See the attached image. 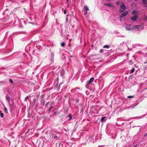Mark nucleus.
<instances>
[{
  "label": "nucleus",
  "mask_w": 147,
  "mask_h": 147,
  "mask_svg": "<svg viewBox=\"0 0 147 147\" xmlns=\"http://www.w3.org/2000/svg\"><path fill=\"white\" fill-rule=\"evenodd\" d=\"M28 96H26L25 99V100L26 101H27V100L28 99Z\"/></svg>",
  "instance_id": "obj_24"
},
{
  "label": "nucleus",
  "mask_w": 147,
  "mask_h": 147,
  "mask_svg": "<svg viewBox=\"0 0 147 147\" xmlns=\"http://www.w3.org/2000/svg\"><path fill=\"white\" fill-rule=\"evenodd\" d=\"M136 105H135L134 106V107H133L132 108V109H133V108H134V107H135V106H136Z\"/></svg>",
  "instance_id": "obj_30"
},
{
  "label": "nucleus",
  "mask_w": 147,
  "mask_h": 147,
  "mask_svg": "<svg viewBox=\"0 0 147 147\" xmlns=\"http://www.w3.org/2000/svg\"><path fill=\"white\" fill-rule=\"evenodd\" d=\"M64 13L65 14L66 13V11L65 10H64Z\"/></svg>",
  "instance_id": "obj_28"
},
{
  "label": "nucleus",
  "mask_w": 147,
  "mask_h": 147,
  "mask_svg": "<svg viewBox=\"0 0 147 147\" xmlns=\"http://www.w3.org/2000/svg\"><path fill=\"white\" fill-rule=\"evenodd\" d=\"M87 11H85V12H84V15H86L87 14Z\"/></svg>",
  "instance_id": "obj_25"
},
{
  "label": "nucleus",
  "mask_w": 147,
  "mask_h": 147,
  "mask_svg": "<svg viewBox=\"0 0 147 147\" xmlns=\"http://www.w3.org/2000/svg\"><path fill=\"white\" fill-rule=\"evenodd\" d=\"M84 9L85 11H87L89 10V9L88 7L86 5L84 6Z\"/></svg>",
  "instance_id": "obj_8"
},
{
  "label": "nucleus",
  "mask_w": 147,
  "mask_h": 147,
  "mask_svg": "<svg viewBox=\"0 0 147 147\" xmlns=\"http://www.w3.org/2000/svg\"><path fill=\"white\" fill-rule=\"evenodd\" d=\"M125 28L127 30H133V26L131 24H127L125 26Z\"/></svg>",
  "instance_id": "obj_3"
},
{
  "label": "nucleus",
  "mask_w": 147,
  "mask_h": 147,
  "mask_svg": "<svg viewBox=\"0 0 147 147\" xmlns=\"http://www.w3.org/2000/svg\"><path fill=\"white\" fill-rule=\"evenodd\" d=\"M143 3L145 5H146L147 4V0H142Z\"/></svg>",
  "instance_id": "obj_9"
},
{
  "label": "nucleus",
  "mask_w": 147,
  "mask_h": 147,
  "mask_svg": "<svg viewBox=\"0 0 147 147\" xmlns=\"http://www.w3.org/2000/svg\"><path fill=\"white\" fill-rule=\"evenodd\" d=\"M104 5L109 7H113V5L110 3H105L104 4Z\"/></svg>",
  "instance_id": "obj_7"
},
{
  "label": "nucleus",
  "mask_w": 147,
  "mask_h": 147,
  "mask_svg": "<svg viewBox=\"0 0 147 147\" xmlns=\"http://www.w3.org/2000/svg\"><path fill=\"white\" fill-rule=\"evenodd\" d=\"M68 116L70 118V119H69V120H70V119H71V118H72L71 115V114H69V115Z\"/></svg>",
  "instance_id": "obj_20"
},
{
  "label": "nucleus",
  "mask_w": 147,
  "mask_h": 147,
  "mask_svg": "<svg viewBox=\"0 0 147 147\" xmlns=\"http://www.w3.org/2000/svg\"><path fill=\"white\" fill-rule=\"evenodd\" d=\"M94 80V78L92 77L90 78V79L87 82L86 86V88H87L88 89H89V85L90 84L92 83L93 82V81Z\"/></svg>",
  "instance_id": "obj_1"
},
{
  "label": "nucleus",
  "mask_w": 147,
  "mask_h": 147,
  "mask_svg": "<svg viewBox=\"0 0 147 147\" xmlns=\"http://www.w3.org/2000/svg\"><path fill=\"white\" fill-rule=\"evenodd\" d=\"M66 22H67V21H68V17H67V16L66 18Z\"/></svg>",
  "instance_id": "obj_26"
},
{
  "label": "nucleus",
  "mask_w": 147,
  "mask_h": 147,
  "mask_svg": "<svg viewBox=\"0 0 147 147\" xmlns=\"http://www.w3.org/2000/svg\"><path fill=\"white\" fill-rule=\"evenodd\" d=\"M143 29V28L141 26L135 25L133 26V30H137L138 31L141 30Z\"/></svg>",
  "instance_id": "obj_2"
},
{
  "label": "nucleus",
  "mask_w": 147,
  "mask_h": 147,
  "mask_svg": "<svg viewBox=\"0 0 147 147\" xmlns=\"http://www.w3.org/2000/svg\"><path fill=\"white\" fill-rule=\"evenodd\" d=\"M136 105H135L134 106V107H133L132 108V109H133V108H134V107H135V106H136Z\"/></svg>",
  "instance_id": "obj_31"
},
{
  "label": "nucleus",
  "mask_w": 147,
  "mask_h": 147,
  "mask_svg": "<svg viewBox=\"0 0 147 147\" xmlns=\"http://www.w3.org/2000/svg\"><path fill=\"white\" fill-rule=\"evenodd\" d=\"M52 107H51L49 109V111H50L51 109V108Z\"/></svg>",
  "instance_id": "obj_33"
},
{
  "label": "nucleus",
  "mask_w": 147,
  "mask_h": 147,
  "mask_svg": "<svg viewBox=\"0 0 147 147\" xmlns=\"http://www.w3.org/2000/svg\"><path fill=\"white\" fill-rule=\"evenodd\" d=\"M128 13V11H127L124 13H123L120 15V17L121 18H122L123 17H125L127 15Z\"/></svg>",
  "instance_id": "obj_5"
},
{
  "label": "nucleus",
  "mask_w": 147,
  "mask_h": 147,
  "mask_svg": "<svg viewBox=\"0 0 147 147\" xmlns=\"http://www.w3.org/2000/svg\"><path fill=\"white\" fill-rule=\"evenodd\" d=\"M102 51V49H100V53Z\"/></svg>",
  "instance_id": "obj_27"
},
{
  "label": "nucleus",
  "mask_w": 147,
  "mask_h": 147,
  "mask_svg": "<svg viewBox=\"0 0 147 147\" xmlns=\"http://www.w3.org/2000/svg\"><path fill=\"white\" fill-rule=\"evenodd\" d=\"M137 12V11L134 10L132 12V13L133 14H136Z\"/></svg>",
  "instance_id": "obj_14"
},
{
  "label": "nucleus",
  "mask_w": 147,
  "mask_h": 147,
  "mask_svg": "<svg viewBox=\"0 0 147 147\" xmlns=\"http://www.w3.org/2000/svg\"><path fill=\"white\" fill-rule=\"evenodd\" d=\"M69 0H67V2Z\"/></svg>",
  "instance_id": "obj_35"
},
{
  "label": "nucleus",
  "mask_w": 147,
  "mask_h": 147,
  "mask_svg": "<svg viewBox=\"0 0 147 147\" xmlns=\"http://www.w3.org/2000/svg\"><path fill=\"white\" fill-rule=\"evenodd\" d=\"M0 115L1 117H3V114L1 113V111L0 112Z\"/></svg>",
  "instance_id": "obj_16"
},
{
  "label": "nucleus",
  "mask_w": 147,
  "mask_h": 147,
  "mask_svg": "<svg viewBox=\"0 0 147 147\" xmlns=\"http://www.w3.org/2000/svg\"><path fill=\"white\" fill-rule=\"evenodd\" d=\"M6 99L9 101V102H10V97L9 96H6Z\"/></svg>",
  "instance_id": "obj_10"
},
{
  "label": "nucleus",
  "mask_w": 147,
  "mask_h": 147,
  "mask_svg": "<svg viewBox=\"0 0 147 147\" xmlns=\"http://www.w3.org/2000/svg\"><path fill=\"white\" fill-rule=\"evenodd\" d=\"M105 117H102L101 119V121H103L105 119Z\"/></svg>",
  "instance_id": "obj_21"
},
{
  "label": "nucleus",
  "mask_w": 147,
  "mask_h": 147,
  "mask_svg": "<svg viewBox=\"0 0 147 147\" xmlns=\"http://www.w3.org/2000/svg\"><path fill=\"white\" fill-rule=\"evenodd\" d=\"M9 82L11 83H13V80H12L11 79H9Z\"/></svg>",
  "instance_id": "obj_19"
},
{
  "label": "nucleus",
  "mask_w": 147,
  "mask_h": 147,
  "mask_svg": "<svg viewBox=\"0 0 147 147\" xmlns=\"http://www.w3.org/2000/svg\"><path fill=\"white\" fill-rule=\"evenodd\" d=\"M53 138L54 139H55V140L57 139V137L56 135H55L54 136H53Z\"/></svg>",
  "instance_id": "obj_22"
},
{
  "label": "nucleus",
  "mask_w": 147,
  "mask_h": 147,
  "mask_svg": "<svg viewBox=\"0 0 147 147\" xmlns=\"http://www.w3.org/2000/svg\"><path fill=\"white\" fill-rule=\"evenodd\" d=\"M137 144H136V145H135L134 146V147H137Z\"/></svg>",
  "instance_id": "obj_29"
},
{
  "label": "nucleus",
  "mask_w": 147,
  "mask_h": 147,
  "mask_svg": "<svg viewBox=\"0 0 147 147\" xmlns=\"http://www.w3.org/2000/svg\"><path fill=\"white\" fill-rule=\"evenodd\" d=\"M136 46H140V47H142V46H143V45H140L139 44H136Z\"/></svg>",
  "instance_id": "obj_17"
},
{
  "label": "nucleus",
  "mask_w": 147,
  "mask_h": 147,
  "mask_svg": "<svg viewBox=\"0 0 147 147\" xmlns=\"http://www.w3.org/2000/svg\"><path fill=\"white\" fill-rule=\"evenodd\" d=\"M120 1H118V2L117 3V5H119L120 4Z\"/></svg>",
  "instance_id": "obj_23"
},
{
  "label": "nucleus",
  "mask_w": 147,
  "mask_h": 147,
  "mask_svg": "<svg viewBox=\"0 0 147 147\" xmlns=\"http://www.w3.org/2000/svg\"><path fill=\"white\" fill-rule=\"evenodd\" d=\"M109 45H106L104 46L103 48H104L108 49L109 48Z\"/></svg>",
  "instance_id": "obj_11"
},
{
  "label": "nucleus",
  "mask_w": 147,
  "mask_h": 147,
  "mask_svg": "<svg viewBox=\"0 0 147 147\" xmlns=\"http://www.w3.org/2000/svg\"><path fill=\"white\" fill-rule=\"evenodd\" d=\"M145 136H147V134H146L145 135Z\"/></svg>",
  "instance_id": "obj_34"
},
{
  "label": "nucleus",
  "mask_w": 147,
  "mask_h": 147,
  "mask_svg": "<svg viewBox=\"0 0 147 147\" xmlns=\"http://www.w3.org/2000/svg\"><path fill=\"white\" fill-rule=\"evenodd\" d=\"M137 15H135L134 16H133L131 18V20L135 21L136 20L137 18Z\"/></svg>",
  "instance_id": "obj_6"
},
{
  "label": "nucleus",
  "mask_w": 147,
  "mask_h": 147,
  "mask_svg": "<svg viewBox=\"0 0 147 147\" xmlns=\"http://www.w3.org/2000/svg\"><path fill=\"white\" fill-rule=\"evenodd\" d=\"M134 97V96H129L127 97L129 98H132Z\"/></svg>",
  "instance_id": "obj_18"
},
{
  "label": "nucleus",
  "mask_w": 147,
  "mask_h": 147,
  "mask_svg": "<svg viewBox=\"0 0 147 147\" xmlns=\"http://www.w3.org/2000/svg\"><path fill=\"white\" fill-rule=\"evenodd\" d=\"M4 111L6 113H8V110L5 107H4Z\"/></svg>",
  "instance_id": "obj_13"
},
{
  "label": "nucleus",
  "mask_w": 147,
  "mask_h": 147,
  "mask_svg": "<svg viewBox=\"0 0 147 147\" xmlns=\"http://www.w3.org/2000/svg\"><path fill=\"white\" fill-rule=\"evenodd\" d=\"M76 89H80V88H76Z\"/></svg>",
  "instance_id": "obj_32"
},
{
  "label": "nucleus",
  "mask_w": 147,
  "mask_h": 147,
  "mask_svg": "<svg viewBox=\"0 0 147 147\" xmlns=\"http://www.w3.org/2000/svg\"><path fill=\"white\" fill-rule=\"evenodd\" d=\"M65 45V44L64 42H62L61 43V46L62 47H64Z\"/></svg>",
  "instance_id": "obj_15"
},
{
  "label": "nucleus",
  "mask_w": 147,
  "mask_h": 147,
  "mask_svg": "<svg viewBox=\"0 0 147 147\" xmlns=\"http://www.w3.org/2000/svg\"><path fill=\"white\" fill-rule=\"evenodd\" d=\"M135 70V69L134 68H133L130 71V73H133Z\"/></svg>",
  "instance_id": "obj_12"
},
{
  "label": "nucleus",
  "mask_w": 147,
  "mask_h": 147,
  "mask_svg": "<svg viewBox=\"0 0 147 147\" xmlns=\"http://www.w3.org/2000/svg\"><path fill=\"white\" fill-rule=\"evenodd\" d=\"M120 8L121 9H123V10L120 9L119 10V11L120 12H123L124 11V10H125L126 9V6H125V5H124V4L123 3L122 4V5L120 7Z\"/></svg>",
  "instance_id": "obj_4"
},
{
  "label": "nucleus",
  "mask_w": 147,
  "mask_h": 147,
  "mask_svg": "<svg viewBox=\"0 0 147 147\" xmlns=\"http://www.w3.org/2000/svg\"><path fill=\"white\" fill-rule=\"evenodd\" d=\"M135 0V1H137V0Z\"/></svg>",
  "instance_id": "obj_36"
}]
</instances>
